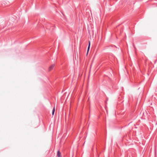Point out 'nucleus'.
I'll list each match as a JSON object with an SVG mask.
<instances>
[{
  "instance_id": "nucleus-1",
  "label": "nucleus",
  "mask_w": 157,
  "mask_h": 157,
  "mask_svg": "<svg viewBox=\"0 0 157 157\" xmlns=\"http://www.w3.org/2000/svg\"><path fill=\"white\" fill-rule=\"evenodd\" d=\"M57 157H62L61 153L59 151L57 152Z\"/></svg>"
},
{
  "instance_id": "nucleus-2",
  "label": "nucleus",
  "mask_w": 157,
  "mask_h": 157,
  "mask_svg": "<svg viewBox=\"0 0 157 157\" xmlns=\"http://www.w3.org/2000/svg\"><path fill=\"white\" fill-rule=\"evenodd\" d=\"M55 66V64H52V65L51 66H50L49 68V71L51 70Z\"/></svg>"
},
{
  "instance_id": "nucleus-3",
  "label": "nucleus",
  "mask_w": 157,
  "mask_h": 157,
  "mask_svg": "<svg viewBox=\"0 0 157 157\" xmlns=\"http://www.w3.org/2000/svg\"><path fill=\"white\" fill-rule=\"evenodd\" d=\"M90 42L89 41V45L88 47L87 48V52H88L90 48Z\"/></svg>"
},
{
  "instance_id": "nucleus-4",
  "label": "nucleus",
  "mask_w": 157,
  "mask_h": 157,
  "mask_svg": "<svg viewBox=\"0 0 157 157\" xmlns=\"http://www.w3.org/2000/svg\"><path fill=\"white\" fill-rule=\"evenodd\" d=\"M55 111V107H54L53 108V109L52 110V115H53L54 114Z\"/></svg>"
}]
</instances>
